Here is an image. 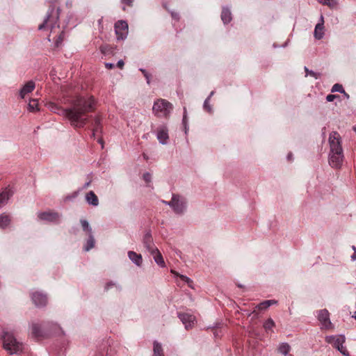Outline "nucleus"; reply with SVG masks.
Segmentation results:
<instances>
[{
    "mask_svg": "<svg viewBox=\"0 0 356 356\" xmlns=\"http://www.w3.org/2000/svg\"><path fill=\"white\" fill-rule=\"evenodd\" d=\"M31 334L33 338L37 340L47 338L51 335H64V331L56 323L48 322L44 324L42 329L38 323H32Z\"/></svg>",
    "mask_w": 356,
    "mask_h": 356,
    "instance_id": "f257e3e1",
    "label": "nucleus"
},
{
    "mask_svg": "<svg viewBox=\"0 0 356 356\" xmlns=\"http://www.w3.org/2000/svg\"><path fill=\"white\" fill-rule=\"evenodd\" d=\"M49 10L44 22L39 25V30H44L45 29H50L51 32L56 28L59 29V17L60 8L56 6V1H52L50 2Z\"/></svg>",
    "mask_w": 356,
    "mask_h": 356,
    "instance_id": "f03ea898",
    "label": "nucleus"
},
{
    "mask_svg": "<svg viewBox=\"0 0 356 356\" xmlns=\"http://www.w3.org/2000/svg\"><path fill=\"white\" fill-rule=\"evenodd\" d=\"M3 348L10 355H19L22 353L24 345L15 337L13 332L3 330L1 335Z\"/></svg>",
    "mask_w": 356,
    "mask_h": 356,
    "instance_id": "7ed1b4c3",
    "label": "nucleus"
},
{
    "mask_svg": "<svg viewBox=\"0 0 356 356\" xmlns=\"http://www.w3.org/2000/svg\"><path fill=\"white\" fill-rule=\"evenodd\" d=\"M73 109L63 108L62 111H88L96 109L97 102L92 96L89 97H76L72 99Z\"/></svg>",
    "mask_w": 356,
    "mask_h": 356,
    "instance_id": "20e7f679",
    "label": "nucleus"
},
{
    "mask_svg": "<svg viewBox=\"0 0 356 356\" xmlns=\"http://www.w3.org/2000/svg\"><path fill=\"white\" fill-rule=\"evenodd\" d=\"M63 118L70 121L76 127H83L88 120L87 113H61Z\"/></svg>",
    "mask_w": 356,
    "mask_h": 356,
    "instance_id": "39448f33",
    "label": "nucleus"
},
{
    "mask_svg": "<svg viewBox=\"0 0 356 356\" xmlns=\"http://www.w3.org/2000/svg\"><path fill=\"white\" fill-rule=\"evenodd\" d=\"M345 337L343 335H331L327 336L325 337V341L328 343L332 344L334 348L337 349L341 354L343 355L348 356V352L343 347V343H345Z\"/></svg>",
    "mask_w": 356,
    "mask_h": 356,
    "instance_id": "423d86ee",
    "label": "nucleus"
},
{
    "mask_svg": "<svg viewBox=\"0 0 356 356\" xmlns=\"http://www.w3.org/2000/svg\"><path fill=\"white\" fill-rule=\"evenodd\" d=\"M328 143L330 152H343L342 147V139L337 131H332L329 135Z\"/></svg>",
    "mask_w": 356,
    "mask_h": 356,
    "instance_id": "0eeeda50",
    "label": "nucleus"
},
{
    "mask_svg": "<svg viewBox=\"0 0 356 356\" xmlns=\"http://www.w3.org/2000/svg\"><path fill=\"white\" fill-rule=\"evenodd\" d=\"M115 33L118 40H124L129 33V26L127 21L118 20L114 24Z\"/></svg>",
    "mask_w": 356,
    "mask_h": 356,
    "instance_id": "6e6552de",
    "label": "nucleus"
},
{
    "mask_svg": "<svg viewBox=\"0 0 356 356\" xmlns=\"http://www.w3.org/2000/svg\"><path fill=\"white\" fill-rule=\"evenodd\" d=\"M39 220L50 223L59 224L61 215L54 211H40L38 213Z\"/></svg>",
    "mask_w": 356,
    "mask_h": 356,
    "instance_id": "1a4fd4ad",
    "label": "nucleus"
},
{
    "mask_svg": "<svg viewBox=\"0 0 356 356\" xmlns=\"http://www.w3.org/2000/svg\"><path fill=\"white\" fill-rule=\"evenodd\" d=\"M344 159L343 152H330L328 154V162L330 165L336 169L341 167Z\"/></svg>",
    "mask_w": 356,
    "mask_h": 356,
    "instance_id": "9d476101",
    "label": "nucleus"
},
{
    "mask_svg": "<svg viewBox=\"0 0 356 356\" xmlns=\"http://www.w3.org/2000/svg\"><path fill=\"white\" fill-rule=\"evenodd\" d=\"M317 318L321 323V328L330 329L332 323L330 319V313L327 309H323L318 311Z\"/></svg>",
    "mask_w": 356,
    "mask_h": 356,
    "instance_id": "9b49d317",
    "label": "nucleus"
},
{
    "mask_svg": "<svg viewBox=\"0 0 356 356\" xmlns=\"http://www.w3.org/2000/svg\"><path fill=\"white\" fill-rule=\"evenodd\" d=\"M143 243L147 250L151 254H154V252L157 251V248L154 245L153 238L152 236L151 232L147 231L143 238Z\"/></svg>",
    "mask_w": 356,
    "mask_h": 356,
    "instance_id": "f8f14e48",
    "label": "nucleus"
},
{
    "mask_svg": "<svg viewBox=\"0 0 356 356\" xmlns=\"http://www.w3.org/2000/svg\"><path fill=\"white\" fill-rule=\"evenodd\" d=\"M172 108V104L164 99H157L152 107L153 111H170Z\"/></svg>",
    "mask_w": 356,
    "mask_h": 356,
    "instance_id": "ddd939ff",
    "label": "nucleus"
},
{
    "mask_svg": "<svg viewBox=\"0 0 356 356\" xmlns=\"http://www.w3.org/2000/svg\"><path fill=\"white\" fill-rule=\"evenodd\" d=\"M172 209L177 214L183 213L186 209L185 200L178 195H174V204H172Z\"/></svg>",
    "mask_w": 356,
    "mask_h": 356,
    "instance_id": "4468645a",
    "label": "nucleus"
},
{
    "mask_svg": "<svg viewBox=\"0 0 356 356\" xmlns=\"http://www.w3.org/2000/svg\"><path fill=\"white\" fill-rule=\"evenodd\" d=\"M15 191L10 186L3 188L0 192V205L8 203L10 198L14 195Z\"/></svg>",
    "mask_w": 356,
    "mask_h": 356,
    "instance_id": "2eb2a0df",
    "label": "nucleus"
},
{
    "mask_svg": "<svg viewBox=\"0 0 356 356\" xmlns=\"http://www.w3.org/2000/svg\"><path fill=\"white\" fill-rule=\"evenodd\" d=\"M31 299L36 307H44L46 305L47 298L45 294L36 291L31 294Z\"/></svg>",
    "mask_w": 356,
    "mask_h": 356,
    "instance_id": "dca6fc26",
    "label": "nucleus"
},
{
    "mask_svg": "<svg viewBox=\"0 0 356 356\" xmlns=\"http://www.w3.org/2000/svg\"><path fill=\"white\" fill-rule=\"evenodd\" d=\"M156 138L161 144L165 145L168 143L169 139L168 129L165 125H162L158 128Z\"/></svg>",
    "mask_w": 356,
    "mask_h": 356,
    "instance_id": "f3484780",
    "label": "nucleus"
},
{
    "mask_svg": "<svg viewBox=\"0 0 356 356\" xmlns=\"http://www.w3.org/2000/svg\"><path fill=\"white\" fill-rule=\"evenodd\" d=\"M178 317L183 324H184L186 329L191 328L195 320L193 315L187 313H179Z\"/></svg>",
    "mask_w": 356,
    "mask_h": 356,
    "instance_id": "a211bd4d",
    "label": "nucleus"
},
{
    "mask_svg": "<svg viewBox=\"0 0 356 356\" xmlns=\"http://www.w3.org/2000/svg\"><path fill=\"white\" fill-rule=\"evenodd\" d=\"M314 36L316 40H321L324 36V19L323 15H321L320 22L315 26Z\"/></svg>",
    "mask_w": 356,
    "mask_h": 356,
    "instance_id": "6ab92c4d",
    "label": "nucleus"
},
{
    "mask_svg": "<svg viewBox=\"0 0 356 356\" xmlns=\"http://www.w3.org/2000/svg\"><path fill=\"white\" fill-rule=\"evenodd\" d=\"M35 85L33 81H28L20 90L19 96L21 98H25L26 95L31 93L35 88Z\"/></svg>",
    "mask_w": 356,
    "mask_h": 356,
    "instance_id": "aec40b11",
    "label": "nucleus"
},
{
    "mask_svg": "<svg viewBox=\"0 0 356 356\" xmlns=\"http://www.w3.org/2000/svg\"><path fill=\"white\" fill-rule=\"evenodd\" d=\"M129 259L137 266H140L143 263V257L140 254H138L134 251L128 252Z\"/></svg>",
    "mask_w": 356,
    "mask_h": 356,
    "instance_id": "412c9836",
    "label": "nucleus"
},
{
    "mask_svg": "<svg viewBox=\"0 0 356 356\" xmlns=\"http://www.w3.org/2000/svg\"><path fill=\"white\" fill-rule=\"evenodd\" d=\"M86 200L88 204L93 207H97L99 204L98 197L92 191L86 193Z\"/></svg>",
    "mask_w": 356,
    "mask_h": 356,
    "instance_id": "4be33fe9",
    "label": "nucleus"
},
{
    "mask_svg": "<svg viewBox=\"0 0 356 356\" xmlns=\"http://www.w3.org/2000/svg\"><path fill=\"white\" fill-rule=\"evenodd\" d=\"M232 13L229 8H223L221 13V19L224 24H228L232 21Z\"/></svg>",
    "mask_w": 356,
    "mask_h": 356,
    "instance_id": "5701e85b",
    "label": "nucleus"
},
{
    "mask_svg": "<svg viewBox=\"0 0 356 356\" xmlns=\"http://www.w3.org/2000/svg\"><path fill=\"white\" fill-rule=\"evenodd\" d=\"M10 218L6 213L0 214V228L6 229L10 223Z\"/></svg>",
    "mask_w": 356,
    "mask_h": 356,
    "instance_id": "b1692460",
    "label": "nucleus"
},
{
    "mask_svg": "<svg viewBox=\"0 0 356 356\" xmlns=\"http://www.w3.org/2000/svg\"><path fill=\"white\" fill-rule=\"evenodd\" d=\"M153 345V356H164L161 344L158 341H154Z\"/></svg>",
    "mask_w": 356,
    "mask_h": 356,
    "instance_id": "393cba45",
    "label": "nucleus"
},
{
    "mask_svg": "<svg viewBox=\"0 0 356 356\" xmlns=\"http://www.w3.org/2000/svg\"><path fill=\"white\" fill-rule=\"evenodd\" d=\"M277 301L274 300H265L256 306V309L259 310H264L268 308L270 306L276 304Z\"/></svg>",
    "mask_w": 356,
    "mask_h": 356,
    "instance_id": "a878e982",
    "label": "nucleus"
},
{
    "mask_svg": "<svg viewBox=\"0 0 356 356\" xmlns=\"http://www.w3.org/2000/svg\"><path fill=\"white\" fill-rule=\"evenodd\" d=\"M154 261L161 267H165V261L163 260V258L159 252V250L157 249V251L154 252Z\"/></svg>",
    "mask_w": 356,
    "mask_h": 356,
    "instance_id": "bb28decb",
    "label": "nucleus"
},
{
    "mask_svg": "<svg viewBox=\"0 0 356 356\" xmlns=\"http://www.w3.org/2000/svg\"><path fill=\"white\" fill-rule=\"evenodd\" d=\"M95 240L92 234H88V238L87 239L86 244L84 246V250L88 252L92 248H94Z\"/></svg>",
    "mask_w": 356,
    "mask_h": 356,
    "instance_id": "cd10ccee",
    "label": "nucleus"
},
{
    "mask_svg": "<svg viewBox=\"0 0 356 356\" xmlns=\"http://www.w3.org/2000/svg\"><path fill=\"white\" fill-rule=\"evenodd\" d=\"M291 350V346L287 343H282L278 347V351L281 354L286 356Z\"/></svg>",
    "mask_w": 356,
    "mask_h": 356,
    "instance_id": "c85d7f7f",
    "label": "nucleus"
},
{
    "mask_svg": "<svg viewBox=\"0 0 356 356\" xmlns=\"http://www.w3.org/2000/svg\"><path fill=\"white\" fill-rule=\"evenodd\" d=\"M38 106H39L38 101L36 99H31L28 104V107H29V111H39L40 108Z\"/></svg>",
    "mask_w": 356,
    "mask_h": 356,
    "instance_id": "c756f323",
    "label": "nucleus"
},
{
    "mask_svg": "<svg viewBox=\"0 0 356 356\" xmlns=\"http://www.w3.org/2000/svg\"><path fill=\"white\" fill-rule=\"evenodd\" d=\"M80 222L81 224L82 228L84 231L87 232L88 234H92V230L91 227L90 226L88 222L86 220H81Z\"/></svg>",
    "mask_w": 356,
    "mask_h": 356,
    "instance_id": "7c9ffc66",
    "label": "nucleus"
},
{
    "mask_svg": "<svg viewBox=\"0 0 356 356\" xmlns=\"http://www.w3.org/2000/svg\"><path fill=\"white\" fill-rule=\"evenodd\" d=\"M263 326L266 332H268L275 327V322L272 318H269L264 322Z\"/></svg>",
    "mask_w": 356,
    "mask_h": 356,
    "instance_id": "2f4dec72",
    "label": "nucleus"
},
{
    "mask_svg": "<svg viewBox=\"0 0 356 356\" xmlns=\"http://www.w3.org/2000/svg\"><path fill=\"white\" fill-rule=\"evenodd\" d=\"M102 127H101V120L99 117L95 118V128L93 129V132L92 134V137H95V132H97L99 131H101Z\"/></svg>",
    "mask_w": 356,
    "mask_h": 356,
    "instance_id": "473e14b6",
    "label": "nucleus"
},
{
    "mask_svg": "<svg viewBox=\"0 0 356 356\" xmlns=\"http://www.w3.org/2000/svg\"><path fill=\"white\" fill-rule=\"evenodd\" d=\"M331 91L332 92H339L344 93L347 97H348V95L346 93L345 90H343L342 85L339 84V83L334 84L332 86Z\"/></svg>",
    "mask_w": 356,
    "mask_h": 356,
    "instance_id": "72a5a7b5",
    "label": "nucleus"
},
{
    "mask_svg": "<svg viewBox=\"0 0 356 356\" xmlns=\"http://www.w3.org/2000/svg\"><path fill=\"white\" fill-rule=\"evenodd\" d=\"M319 2L323 5H327L330 8H334L337 5L336 0H319Z\"/></svg>",
    "mask_w": 356,
    "mask_h": 356,
    "instance_id": "f704fd0d",
    "label": "nucleus"
},
{
    "mask_svg": "<svg viewBox=\"0 0 356 356\" xmlns=\"http://www.w3.org/2000/svg\"><path fill=\"white\" fill-rule=\"evenodd\" d=\"M64 37H65V32L61 31L59 33V35H58L57 39L55 41V47H58L62 44V42L64 40Z\"/></svg>",
    "mask_w": 356,
    "mask_h": 356,
    "instance_id": "c9c22d12",
    "label": "nucleus"
},
{
    "mask_svg": "<svg viewBox=\"0 0 356 356\" xmlns=\"http://www.w3.org/2000/svg\"><path fill=\"white\" fill-rule=\"evenodd\" d=\"M305 71L306 72V76H311L316 79H318L320 77V74L315 72L312 70H309L307 67H305Z\"/></svg>",
    "mask_w": 356,
    "mask_h": 356,
    "instance_id": "e433bc0d",
    "label": "nucleus"
},
{
    "mask_svg": "<svg viewBox=\"0 0 356 356\" xmlns=\"http://www.w3.org/2000/svg\"><path fill=\"white\" fill-rule=\"evenodd\" d=\"M213 92H211L210 95L205 99V101L204 102V108L205 110H207L208 111H210L211 110V106L209 104V101H210V98L213 95Z\"/></svg>",
    "mask_w": 356,
    "mask_h": 356,
    "instance_id": "4c0bfd02",
    "label": "nucleus"
},
{
    "mask_svg": "<svg viewBox=\"0 0 356 356\" xmlns=\"http://www.w3.org/2000/svg\"><path fill=\"white\" fill-rule=\"evenodd\" d=\"M45 106H46L47 108L49 109V110H58V109H60L56 103L52 102H47L45 104Z\"/></svg>",
    "mask_w": 356,
    "mask_h": 356,
    "instance_id": "58836bf2",
    "label": "nucleus"
},
{
    "mask_svg": "<svg viewBox=\"0 0 356 356\" xmlns=\"http://www.w3.org/2000/svg\"><path fill=\"white\" fill-rule=\"evenodd\" d=\"M115 286L120 291L122 289L121 286L120 285H116L115 283H114L113 282L111 281V282H108L106 284L105 286H104V290L106 291H108L111 287Z\"/></svg>",
    "mask_w": 356,
    "mask_h": 356,
    "instance_id": "ea45409f",
    "label": "nucleus"
},
{
    "mask_svg": "<svg viewBox=\"0 0 356 356\" xmlns=\"http://www.w3.org/2000/svg\"><path fill=\"white\" fill-rule=\"evenodd\" d=\"M143 179L146 183L151 182L152 175L149 172H145L143 174Z\"/></svg>",
    "mask_w": 356,
    "mask_h": 356,
    "instance_id": "a19ab883",
    "label": "nucleus"
},
{
    "mask_svg": "<svg viewBox=\"0 0 356 356\" xmlns=\"http://www.w3.org/2000/svg\"><path fill=\"white\" fill-rule=\"evenodd\" d=\"M110 50V47L107 44H105V45H102L100 47V51L102 54H106L108 53V51Z\"/></svg>",
    "mask_w": 356,
    "mask_h": 356,
    "instance_id": "79ce46f5",
    "label": "nucleus"
},
{
    "mask_svg": "<svg viewBox=\"0 0 356 356\" xmlns=\"http://www.w3.org/2000/svg\"><path fill=\"white\" fill-rule=\"evenodd\" d=\"M140 70L143 72V75L146 78L147 82L148 84L150 83V75L148 74V72L144 70V69H140Z\"/></svg>",
    "mask_w": 356,
    "mask_h": 356,
    "instance_id": "37998d69",
    "label": "nucleus"
},
{
    "mask_svg": "<svg viewBox=\"0 0 356 356\" xmlns=\"http://www.w3.org/2000/svg\"><path fill=\"white\" fill-rule=\"evenodd\" d=\"M180 277H181V279L183 281H184L185 282H186V283L188 284V286H191L190 284L192 282V280H191L189 277H187V276H186V275H181L180 276Z\"/></svg>",
    "mask_w": 356,
    "mask_h": 356,
    "instance_id": "c03bdc74",
    "label": "nucleus"
},
{
    "mask_svg": "<svg viewBox=\"0 0 356 356\" xmlns=\"http://www.w3.org/2000/svg\"><path fill=\"white\" fill-rule=\"evenodd\" d=\"M182 124H183V127L188 125V118H187L186 113H184V114L183 115Z\"/></svg>",
    "mask_w": 356,
    "mask_h": 356,
    "instance_id": "a18cd8bd",
    "label": "nucleus"
},
{
    "mask_svg": "<svg viewBox=\"0 0 356 356\" xmlns=\"http://www.w3.org/2000/svg\"><path fill=\"white\" fill-rule=\"evenodd\" d=\"M162 202L172 208V204H174V195H172V200L170 201L163 200Z\"/></svg>",
    "mask_w": 356,
    "mask_h": 356,
    "instance_id": "49530a36",
    "label": "nucleus"
},
{
    "mask_svg": "<svg viewBox=\"0 0 356 356\" xmlns=\"http://www.w3.org/2000/svg\"><path fill=\"white\" fill-rule=\"evenodd\" d=\"M122 3L128 6H132L134 0H121Z\"/></svg>",
    "mask_w": 356,
    "mask_h": 356,
    "instance_id": "de8ad7c7",
    "label": "nucleus"
},
{
    "mask_svg": "<svg viewBox=\"0 0 356 356\" xmlns=\"http://www.w3.org/2000/svg\"><path fill=\"white\" fill-rule=\"evenodd\" d=\"M337 96L334 95H328L326 97V99L327 102H332L335 98H337Z\"/></svg>",
    "mask_w": 356,
    "mask_h": 356,
    "instance_id": "09e8293b",
    "label": "nucleus"
},
{
    "mask_svg": "<svg viewBox=\"0 0 356 356\" xmlns=\"http://www.w3.org/2000/svg\"><path fill=\"white\" fill-rule=\"evenodd\" d=\"M124 63L122 60H118V62L117 63V66L120 69H122L124 67Z\"/></svg>",
    "mask_w": 356,
    "mask_h": 356,
    "instance_id": "8fccbe9b",
    "label": "nucleus"
},
{
    "mask_svg": "<svg viewBox=\"0 0 356 356\" xmlns=\"http://www.w3.org/2000/svg\"><path fill=\"white\" fill-rule=\"evenodd\" d=\"M105 66L107 69H112L114 67V64L113 63H106L105 64Z\"/></svg>",
    "mask_w": 356,
    "mask_h": 356,
    "instance_id": "3c124183",
    "label": "nucleus"
},
{
    "mask_svg": "<svg viewBox=\"0 0 356 356\" xmlns=\"http://www.w3.org/2000/svg\"><path fill=\"white\" fill-rule=\"evenodd\" d=\"M97 142L102 145V148L103 149L104 148V140H103V139L100 138H99L97 140Z\"/></svg>",
    "mask_w": 356,
    "mask_h": 356,
    "instance_id": "603ef678",
    "label": "nucleus"
},
{
    "mask_svg": "<svg viewBox=\"0 0 356 356\" xmlns=\"http://www.w3.org/2000/svg\"><path fill=\"white\" fill-rule=\"evenodd\" d=\"M286 158H287V160H288V161H291V160H292V159H293V154H292V153H291V152H290V153H289V154H288V155H287V157H286Z\"/></svg>",
    "mask_w": 356,
    "mask_h": 356,
    "instance_id": "864d4df0",
    "label": "nucleus"
},
{
    "mask_svg": "<svg viewBox=\"0 0 356 356\" xmlns=\"http://www.w3.org/2000/svg\"><path fill=\"white\" fill-rule=\"evenodd\" d=\"M184 129L185 134L187 135L188 129H189L188 125V126H184Z\"/></svg>",
    "mask_w": 356,
    "mask_h": 356,
    "instance_id": "5fc2aeb1",
    "label": "nucleus"
},
{
    "mask_svg": "<svg viewBox=\"0 0 356 356\" xmlns=\"http://www.w3.org/2000/svg\"><path fill=\"white\" fill-rule=\"evenodd\" d=\"M90 182H91V181H89L86 182V184H84V185L83 186V188H88V187L90 186Z\"/></svg>",
    "mask_w": 356,
    "mask_h": 356,
    "instance_id": "6e6d98bb",
    "label": "nucleus"
},
{
    "mask_svg": "<svg viewBox=\"0 0 356 356\" xmlns=\"http://www.w3.org/2000/svg\"><path fill=\"white\" fill-rule=\"evenodd\" d=\"M351 259L353 261L356 260V252H354L353 254L351 256Z\"/></svg>",
    "mask_w": 356,
    "mask_h": 356,
    "instance_id": "4d7b16f0",
    "label": "nucleus"
},
{
    "mask_svg": "<svg viewBox=\"0 0 356 356\" xmlns=\"http://www.w3.org/2000/svg\"><path fill=\"white\" fill-rule=\"evenodd\" d=\"M352 317L356 320V311L354 312L353 314L352 315Z\"/></svg>",
    "mask_w": 356,
    "mask_h": 356,
    "instance_id": "13d9d810",
    "label": "nucleus"
},
{
    "mask_svg": "<svg viewBox=\"0 0 356 356\" xmlns=\"http://www.w3.org/2000/svg\"><path fill=\"white\" fill-rule=\"evenodd\" d=\"M352 249L354 250V252H356V247L355 245L352 246Z\"/></svg>",
    "mask_w": 356,
    "mask_h": 356,
    "instance_id": "bf43d9fd",
    "label": "nucleus"
},
{
    "mask_svg": "<svg viewBox=\"0 0 356 356\" xmlns=\"http://www.w3.org/2000/svg\"><path fill=\"white\" fill-rule=\"evenodd\" d=\"M353 130L355 131L356 133V126L353 127Z\"/></svg>",
    "mask_w": 356,
    "mask_h": 356,
    "instance_id": "052dcab7",
    "label": "nucleus"
},
{
    "mask_svg": "<svg viewBox=\"0 0 356 356\" xmlns=\"http://www.w3.org/2000/svg\"><path fill=\"white\" fill-rule=\"evenodd\" d=\"M238 286L240 287V288L243 287V286L241 284H238Z\"/></svg>",
    "mask_w": 356,
    "mask_h": 356,
    "instance_id": "680f3d73",
    "label": "nucleus"
},
{
    "mask_svg": "<svg viewBox=\"0 0 356 356\" xmlns=\"http://www.w3.org/2000/svg\"><path fill=\"white\" fill-rule=\"evenodd\" d=\"M47 39H48L49 41H51L50 36H49Z\"/></svg>",
    "mask_w": 356,
    "mask_h": 356,
    "instance_id": "e2e57ef3",
    "label": "nucleus"
}]
</instances>
